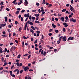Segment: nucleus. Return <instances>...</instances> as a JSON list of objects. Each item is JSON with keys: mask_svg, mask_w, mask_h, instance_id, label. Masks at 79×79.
I'll return each mask as SVG.
<instances>
[{"mask_svg": "<svg viewBox=\"0 0 79 79\" xmlns=\"http://www.w3.org/2000/svg\"><path fill=\"white\" fill-rule=\"evenodd\" d=\"M17 11H20L21 10V9L20 8H18L17 9Z\"/></svg>", "mask_w": 79, "mask_h": 79, "instance_id": "37", "label": "nucleus"}, {"mask_svg": "<svg viewBox=\"0 0 79 79\" xmlns=\"http://www.w3.org/2000/svg\"><path fill=\"white\" fill-rule=\"evenodd\" d=\"M21 21H23V18L22 17H21Z\"/></svg>", "mask_w": 79, "mask_h": 79, "instance_id": "60", "label": "nucleus"}, {"mask_svg": "<svg viewBox=\"0 0 79 79\" xmlns=\"http://www.w3.org/2000/svg\"><path fill=\"white\" fill-rule=\"evenodd\" d=\"M60 20L64 22V17H62L60 18Z\"/></svg>", "mask_w": 79, "mask_h": 79, "instance_id": "6", "label": "nucleus"}, {"mask_svg": "<svg viewBox=\"0 0 79 79\" xmlns=\"http://www.w3.org/2000/svg\"><path fill=\"white\" fill-rule=\"evenodd\" d=\"M35 23H40V22L37 21H35Z\"/></svg>", "mask_w": 79, "mask_h": 79, "instance_id": "39", "label": "nucleus"}, {"mask_svg": "<svg viewBox=\"0 0 79 79\" xmlns=\"http://www.w3.org/2000/svg\"><path fill=\"white\" fill-rule=\"evenodd\" d=\"M66 11V9H64L62 10V12H64Z\"/></svg>", "mask_w": 79, "mask_h": 79, "instance_id": "13", "label": "nucleus"}, {"mask_svg": "<svg viewBox=\"0 0 79 79\" xmlns=\"http://www.w3.org/2000/svg\"><path fill=\"white\" fill-rule=\"evenodd\" d=\"M28 55L27 54H25L23 55L24 56H27Z\"/></svg>", "mask_w": 79, "mask_h": 79, "instance_id": "45", "label": "nucleus"}, {"mask_svg": "<svg viewBox=\"0 0 79 79\" xmlns=\"http://www.w3.org/2000/svg\"><path fill=\"white\" fill-rule=\"evenodd\" d=\"M55 32H56V33H58L59 32L58 30H55Z\"/></svg>", "mask_w": 79, "mask_h": 79, "instance_id": "25", "label": "nucleus"}, {"mask_svg": "<svg viewBox=\"0 0 79 79\" xmlns=\"http://www.w3.org/2000/svg\"><path fill=\"white\" fill-rule=\"evenodd\" d=\"M36 5L37 6H39V3H37L36 4Z\"/></svg>", "mask_w": 79, "mask_h": 79, "instance_id": "50", "label": "nucleus"}, {"mask_svg": "<svg viewBox=\"0 0 79 79\" xmlns=\"http://www.w3.org/2000/svg\"><path fill=\"white\" fill-rule=\"evenodd\" d=\"M3 69V67L0 68V71H1V70H2Z\"/></svg>", "mask_w": 79, "mask_h": 79, "instance_id": "62", "label": "nucleus"}, {"mask_svg": "<svg viewBox=\"0 0 79 79\" xmlns=\"http://www.w3.org/2000/svg\"><path fill=\"white\" fill-rule=\"evenodd\" d=\"M6 26V23H5L4 24H0V28H2V27H5Z\"/></svg>", "mask_w": 79, "mask_h": 79, "instance_id": "4", "label": "nucleus"}, {"mask_svg": "<svg viewBox=\"0 0 79 79\" xmlns=\"http://www.w3.org/2000/svg\"><path fill=\"white\" fill-rule=\"evenodd\" d=\"M63 31L64 32H66V29H65V28H63Z\"/></svg>", "mask_w": 79, "mask_h": 79, "instance_id": "38", "label": "nucleus"}, {"mask_svg": "<svg viewBox=\"0 0 79 79\" xmlns=\"http://www.w3.org/2000/svg\"><path fill=\"white\" fill-rule=\"evenodd\" d=\"M31 28L33 30H35V28H34V27L33 26L31 27Z\"/></svg>", "mask_w": 79, "mask_h": 79, "instance_id": "23", "label": "nucleus"}, {"mask_svg": "<svg viewBox=\"0 0 79 79\" xmlns=\"http://www.w3.org/2000/svg\"><path fill=\"white\" fill-rule=\"evenodd\" d=\"M23 39H27L26 36H23Z\"/></svg>", "mask_w": 79, "mask_h": 79, "instance_id": "35", "label": "nucleus"}, {"mask_svg": "<svg viewBox=\"0 0 79 79\" xmlns=\"http://www.w3.org/2000/svg\"><path fill=\"white\" fill-rule=\"evenodd\" d=\"M24 16H25V17H26V18H27V14H25Z\"/></svg>", "mask_w": 79, "mask_h": 79, "instance_id": "56", "label": "nucleus"}, {"mask_svg": "<svg viewBox=\"0 0 79 79\" xmlns=\"http://www.w3.org/2000/svg\"><path fill=\"white\" fill-rule=\"evenodd\" d=\"M38 12L39 13H40V12H41V10H40V9H39L38 10Z\"/></svg>", "mask_w": 79, "mask_h": 79, "instance_id": "51", "label": "nucleus"}, {"mask_svg": "<svg viewBox=\"0 0 79 79\" xmlns=\"http://www.w3.org/2000/svg\"><path fill=\"white\" fill-rule=\"evenodd\" d=\"M37 40H36L35 41L34 43V44H37Z\"/></svg>", "mask_w": 79, "mask_h": 79, "instance_id": "28", "label": "nucleus"}, {"mask_svg": "<svg viewBox=\"0 0 79 79\" xmlns=\"http://www.w3.org/2000/svg\"><path fill=\"white\" fill-rule=\"evenodd\" d=\"M70 9L72 12H74V8L73 7H71V8H70Z\"/></svg>", "mask_w": 79, "mask_h": 79, "instance_id": "8", "label": "nucleus"}, {"mask_svg": "<svg viewBox=\"0 0 79 79\" xmlns=\"http://www.w3.org/2000/svg\"><path fill=\"white\" fill-rule=\"evenodd\" d=\"M30 32H32V34H34V31H33V30L32 29H31L30 30Z\"/></svg>", "mask_w": 79, "mask_h": 79, "instance_id": "20", "label": "nucleus"}, {"mask_svg": "<svg viewBox=\"0 0 79 79\" xmlns=\"http://www.w3.org/2000/svg\"><path fill=\"white\" fill-rule=\"evenodd\" d=\"M60 43V40L57 41V44H59Z\"/></svg>", "mask_w": 79, "mask_h": 79, "instance_id": "32", "label": "nucleus"}, {"mask_svg": "<svg viewBox=\"0 0 79 79\" xmlns=\"http://www.w3.org/2000/svg\"><path fill=\"white\" fill-rule=\"evenodd\" d=\"M24 5L25 6H26L27 4H28V2H27V0H25Z\"/></svg>", "mask_w": 79, "mask_h": 79, "instance_id": "7", "label": "nucleus"}, {"mask_svg": "<svg viewBox=\"0 0 79 79\" xmlns=\"http://www.w3.org/2000/svg\"><path fill=\"white\" fill-rule=\"evenodd\" d=\"M65 19L66 20H68V17L67 16L65 17Z\"/></svg>", "mask_w": 79, "mask_h": 79, "instance_id": "41", "label": "nucleus"}, {"mask_svg": "<svg viewBox=\"0 0 79 79\" xmlns=\"http://www.w3.org/2000/svg\"><path fill=\"white\" fill-rule=\"evenodd\" d=\"M10 76L13 77H15V75L14 74H10Z\"/></svg>", "mask_w": 79, "mask_h": 79, "instance_id": "16", "label": "nucleus"}, {"mask_svg": "<svg viewBox=\"0 0 79 79\" xmlns=\"http://www.w3.org/2000/svg\"><path fill=\"white\" fill-rule=\"evenodd\" d=\"M7 51V49H6V48H5V50H4V52H6Z\"/></svg>", "mask_w": 79, "mask_h": 79, "instance_id": "43", "label": "nucleus"}, {"mask_svg": "<svg viewBox=\"0 0 79 79\" xmlns=\"http://www.w3.org/2000/svg\"><path fill=\"white\" fill-rule=\"evenodd\" d=\"M36 32L37 33H38V34H40V31H37Z\"/></svg>", "mask_w": 79, "mask_h": 79, "instance_id": "61", "label": "nucleus"}, {"mask_svg": "<svg viewBox=\"0 0 79 79\" xmlns=\"http://www.w3.org/2000/svg\"><path fill=\"white\" fill-rule=\"evenodd\" d=\"M43 2H42V4H45V0H43Z\"/></svg>", "mask_w": 79, "mask_h": 79, "instance_id": "15", "label": "nucleus"}, {"mask_svg": "<svg viewBox=\"0 0 79 79\" xmlns=\"http://www.w3.org/2000/svg\"><path fill=\"white\" fill-rule=\"evenodd\" d=\"M52 21H55V19H54L53 18V17H52Z\"/></svg>", "mask_w": 79, "mask_h": 79, "instance_id": "54", "label": "nucleus"}, {"mask_svg": "<svg viewBox=\"0 0 79 79\" xmlns=\"http://www.w3.org/2000/svg\"><path fill=\"white\" fill-rule=\"evenodd\" d=\"M2 34H6V32H5V31H4L2 32Z\"/></svg>", "mask_w": 79, "mask_h": 79, "instance_id": "58", "label": "nucleus"}, {"mask_svg": "<svg viewBox=\"0 0 79 79\" xmlns=\"http://www.w3.org/2000/svg\"><path fill=\"white\" fill-rule=\"evenodd\" d=\"M7 31L8 32H10L11 31H10V29H8L7 30Z\"/></svg>", "mask_w": 79, "mask_h": 79, "instance_id": "55", "label": "nucleus"}, {"mask_svg": "<svg viewBox=\"0 0 79 79\" xmlns=\"http://www.w3.org/2000/svg\"><path fill=\"white\" fill-rule=\"evenodd\" d=\"M66 36H64L62 38V39L63 40V39H66Z\"/></svg>", "mask_w": 79, "mask_h": 79, "instance_id": "64", "label": "nucleus"}, {"mask_svg": "<svg viewBox=\"0 0 79 79\" xmlns=\"http://www.w3.org/2000/svg\"><path fill=\"white\" fill-rule=\"evenodd\" d=\"M32 19V17H31V15H30L29 17V19Z\"/></svg>", "mask_w": 79, "mask_h": 79, "instance_id": "31", "label": "nucleus"}, {"mask_svg": "<svg viewBox=\"0 0 79 79\" xmlns=\"http://www.w3.org/2000/svg\"><path fill=\"white\" fill-rule=\"evenodd\" d=\"M16 2V0H15L12 2V3H14V4H15V3Z\"/></svg>", "mask_w": 79, "mask_h": 79, "instance_id": "22", "label": "nucleus"}, {"mask_svg": "<svg viewBox=\"0 0 79 79\" xmlns=\"http://www.w3.org/2000/svg\"><path fill=\"white\" fill-rule=\"evenodd\" d=\"M35 29H37V30H39V28L37 27H35Z\"/></svg>", "mask_w": 79, "mask_h": 79, "instance_id": "59", "label": "nucleus"}, {"mask_svg": "<svg viewBox=\"0 0 79 79\" xmlns=\"http://www.w3.org/2000/svg\"><path fill=\"white\" fill-rule=\"evenodd\" d=\"M62 37H63V36H62L60 37L59 38V40H60H60H61V39H62Z\"/></svg>", "mask_w": 79, "mask_h": 79, "instance_id": "30", "label": "nucleus"}, {"mask_svg": "<svg viewBox=\"0 0 79 79\" xmlns=\"http://www.w3.org/2000/svg\"><path fill=\"white\" fill-rule=\"evenodd\" d=\"M19 70L17 72V74H19Z\"/></svg>", "mask_w": 79, "mask_h": 79, "instance_id": "57", "label": "nucleus"}, {"mask_svg": "<svg viewBox=\"0 0 79 79\" xmlns=\"http://www.w3.org/2000/svg\"><path fill=\"white\" fill-rule=\"evenodd\" d=\"M18 70H18V69H16L14 70V72H16L17 71H17H18Z\"/></svg>", "mask_w": 79, "mask_h": 79, "instance_id": "26", "label": "nucleus"}, {"mask_svg": "<svg viewBox=\"0 0 79 79\" xmlns=\"http://www.w3.org/2000/svg\"><path fill=\"white\" fill-rule=\"evenodd\" d=\"M40 15L39 14H35V16H36V17H38V16H39Z\"/></svg>", "mask_w": 79, "mask_h": 79, "instance_id": "18", "label": "nucleus"}, {"mask_svg": "<svg viewBox=\"0 0 79 79\" xmlns=\"http://www.w3.org/2000/svg\"><path fill=\"white\" fill-rule=\"evenodd\" d=\"M40 52H41V55H42L43 54V53H44V50H42V49H40L39 52L40 53Z\"/></svg>", "mask_w": 79, "mask_h": 79, "instance_id": "5", "label": "nucleus"}, {"mask_svg": "<svg viewBox=\"0 0 79 79\" xmlns=\"http://www.w3.org/2000/svg\"><path fill=\"white\" fill-rule=\"evenodd\" d=\"M16 64L17 66H19V62H17Z\"/></svg>", "mask_w": 79, "mask_h": 79, "instance_id": "19", "label": "nucleus"}, {"mask_svg": "<svg viewBox=\"0 0 79 79\" xmlns=\"http://www.w3.org/2000/svg\"><path fill=\"white\" fill-rule=\"evenodd\" d=\"M63 24V25H64V27H68V25L66 23H64Z\"/></svg>", "mask_w": 79, "mask_h": 79, "instance_id": "9", "label": "nucleus"}, {"mask_svg": "<svg viewBox=\"0 0 79 79\" xmlns=\"http://www.w3.org/2000/svg\"><path fill=\"white\" fill-rule=\"evenodd\" d=\"M20 57H21V55L19 54V55H18L17 58H20Z\"/></svg>", "mask_w": 79, "mask_h": 79, "instance_id": "21", "label": "nucleus"}, {"mask_svg": "<svg viewBox=\"0 0 79 79\" xmlns=\"http://www.w3.org/2000/svg\"><path fill=\"white\" fill-rule=\"evenodd\" d=\"M31 55H29L28 57V59H29V58H30V57H31Z\"/></svg>", "mask_w": 79, "mask_h": 79, "instance_id": "52", "label": "nucleus"}, {"mask_svg": "<svg viewBox=\"0 0 79 79\" xmlns=\"http://www.w3.org/2000/svg\"><path fill=\"white\" fill-rule=\"evenodd\" d=\"M52 26L54 28H55V27H56V25H54V24H52Z\"/></svg>", "mask_w": 79, "mask_h": 79, "instance_id": "14", "label": "nucleus"}, {"mask_svg": "<svg viewBox=\"0 0 79 79\" xmlns=\"http://www.w3.org/2000/svg\"><path fill=\"white\" fill-rule=\"evenodd\" d=\"M22 65H23V63H20V64H19V65L20 66H22Z\"/></svg>", "mask_w": 79, "mask_h": 79, "instance_id": "48", "label": "nucleus"}, {"mask_svg": "<svg viewBox=\"0 0 79 79\" xmlns=\"http://www.w3.org/2000/svg\"><path fill=\"white\" fill-rule=\"evenodd\" d=\"M23 69L21 70L20 71V74H22V73H23Z\"/></svg>", "mask_w": 79, "mask_h": 79, "instance_id": "33", "label": "nucleus"}, {"mask_svg": "<svg viewBox=\"0 0 79 79\" xmlns=\"http://www.w3.org/2000/svg\"><path fill=\"white\" fill-rule=\"evenodd\" d=\"M48 35L49 36H51V35H52V33H50L48 34Z\"/></svg>", "mask_w": 79, "mask_h": 79, "instance_id": "46", "label": "nucleus"}, {"mask_svg": "<svg viewBox=\"0 0 79 79\" xmlns=\"http://www.w3.org/2000/svg\"><path fill=\"white\" fill-rule=\"evenodd\" d=\"M23 2L22 0H20V2L18 3V5H20V4Z\"/></svg>", "mask_w": 79, "mask_h": 79, "instance_id": "11", "label": "nucleus"}, {"mask_svg": "<svg viewBox=\"0 0 79 79\" xmlns=\"http://www.w3.org/2000/svg\"><path fill=\"white\" fill-rule=\"evenodd\" d=\"M4 18L5 19V21L6 22H7V21H8V18L6 17H5Z\"/></svg>", "mask_w": 79, "mask_h": 79, "instance_id": "10", "label": "nucleus"}, {"mask_svg": "<svg viewBox=\"0 0 79 79\" xmlns=\"http://www.w3.org/2000/svg\"><path fill=\"white\" fill-rule=\"evenodd\" d=\"M73 39H74V37H72L71 38V37H70V40H73Z\"/></svg>", "mask_w": 79, "mask_h": 79, "instance_id": "42", "label": "nucleus"}, {"mask_svg": "<svg viewBox=\"0 0 79 79\" xmlns=\"http://www.w3.org/2000/svg\"><path fill=\"white\" fill-rule=\"evenodd\" d=\"M21 29L20 28L19 30V32H21Z\"/></svg>", "mask_w": 79, "mask_h": 79, "instance_id": "53", "label": "nucleus"}, {"mask_svg": "<svg viewBox=\"0 0 79 79\" xmlns=\"http://www.w3.org/2000/svg\"><path fill=\"white\" fill-rule=\"evenodd\" d=\"M25 11V10H22V11H21V13H24Z\"/></svg>", "mask_w": 79, "mask_h": 79, "instance_id": "40", "label": "nucleus"}, {"mask_svg": "<svg viewBox=\"0 0 79 79\" xmlns=\"http://www.w3.org/2000/svg\"><path fill=\"white\" fill-rule=\"evenodd\" d=\"M46 52H44V53H43V55H44V56H45L46 55Z\"/></svg>", "mask_w": 79, "mask_h": 79, "instance_id": "24", "label": "nucleus"}, {"mask_svg": "<svg viewBox=\"0 0 79 79\" xmlns=\"http://www.w3.org/2000/svg\"><path fill=\"white\" fill-rule=\"evenodd\" d=\"M19 13V12L18 11H16V12H15L16 15H18Z\"/></svg>", "mask_w": 79, "mask_h": 79, "instance_id": "17", "label": "nucleus"}, {"mask_svg": "<svg viewBox=\"0 0 79 79\" xmlns=\"http://www.w3.org/2000/svg\"><path fill=\"white\" fill-rule=\"evenodd\" d=\"M3 52V51H2V49H0V53H2Z\"/></svg>", "mask_w": 79, "mask_h": 79, "instance_id": "36", "label": "nucleus"}, {"mask_svg": "<svg viewBox=\"0 0 79 79\" xmlns=\"http://www.w3.org/2000/svg\"><path fill=\"white\" fill-rule=\"evenodd\" d=\"M70 21H72L74 23H76V20L75 19H73V18H71L70 19Z\"/></svg>", "mask_w": 79, "mask_h": 79, "instance_id": "2", "label": "nucleus"}, {"mask_svg": "<svg viewBox=\"0 0 79 79\" xmlns=\"http://www.w3.org/2000/svg\"><path fill=\"white\" fill-rule=\"evenodd\" d=\"M27 23H28L29 24H30L31 26H33L34 24L32 22H30L29 21H27V23H26L24 27V30H26V28L27 27Z\"/></svg>", "mask_w": 79, "mask_h": 79, "instance_id": "1", "label": "nucleus"}, {"mask_svg": "<svg viewBox=\"0 0 79 79\" xmlns=\"http://www.w3.org/2000/svg\"><path fill=\"white\" fill-rule=\"evenodd\" d=\"M39 47L40 48H42V45H38Z\"/></svg>", "mask_w": 79, "mask_h": 79, "instance_id": "27", "label": "nucleus"}, {"mask_svg": "<svg viewBox=\"0 0 79 79\" xmlns=\"http://www.w3.org/2000/svg\"><path fill=\"white\" fill-rule=\"evenodd\" d=\"M52 6V4H50L49 5V6H48V7H51V6Z\"/></svg>", "mask_w": 79, "mask_h": 79, "instance_id": "29", "label": "nucleus"}, {"mask_svg": "<svg viewBox=\"0 0 79 79\" xmlns=\"http://www.w3.org/2000/svg\"><path fill=\"white\" fill-rule=\"evenodd\" d=\"M6 10L8 11H10V9L8 8H6Z\"/></svg>", "mask_w": 79, "mask_h": 79, "instance_id": "34", "label": "nucleus"}, {"mask_svg": "<svg viewBox=\"0 0 79 79\" xmlns=\"http://www.w3.org/2000/svg\"><path fill=\"white\" fill-rule=\"evenodd\" d=\"M22 44L23 47H24V41H23L22 42Z\"/></svg>", "mask_w": 79, "mask_h": 79, "instance_id": "12", "label": "nucleus"}, {"mask_svg": "<svg viewBox=\"0 0 79 79\" xmlns=\"http://www.w3.org/2000/svg\"><path fill=\"white\" fill-rule=\"evenodd\" d=\"M39 19V17H37L36 18V21H37Z\"/></svg>", "mask_w": 79, "mask_h": 79, "instance_id": "63", "label": "nucleus"}, {"mask_svg": "<svg viewBox=\"0 0 79 79\" xmlns=\"http://www.w3.org/2000/svg\"><path fill=\"white\" fill-rule=\"evenodd\" d=\"M35 11H36V10H32V12H33V13H34L35 12Z\"/></svg>", "mask_w": 79, "mask_h": 79, "instance_id": "44", "label": "nucleus"}, {"mask_svg": "<svg viewBox=\"0 0 79 79\" xmlns=\"http://www.w3.org/2000/svg\"><path fill=\"white\" fill-rule=\"evenodd\" d=\"M13 48H14V47H12L11 48V49H10L11 51V50H13Z\"/></svg>", "mask_w": 79, "mask_h": 79, "instance_id": "47", "label": "nucleus"}, {"mask_svg": "<svg viewBox=\"0 0 79 79\" xmlns=\"http://www.w3.org/2000/svg\"><path fill=\"white\" fill-rule=\"evenodd\" d=\"M32 19H33V20H34L35 19V17H32Z\"/></svg>", "mask_w": 79, "mask_h": 79, "instance_id": "49", "label": "nucleus"}, {"mask_svg": "<svg viewBox=\"0 0 79 79\" xmlns=\"http://www.w3.org/2000/svg\"><path fill=\"white\" fill-rule=\"evenodd\" d=\"M25 71H27L29 70V68L28 67H25L23 68Z\"/></svg>", "mask_w": 79, "mask_h": 79, "instance_id": "3", "label": "nucleus"}]
</instances>
